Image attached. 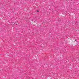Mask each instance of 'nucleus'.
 I'll use <instances>...</instances> for the list:
<instances>
[{"mask_svg": "<svg viewBox=\"0 0 79 79\" xmlns=\"http://www.w3.org/2000/svg\"><path fill=\"white\" fill-rule=\"evenodd\" d=\"M59 21L60 22V20H59Z\"/></svg>", "mask_w": 79, "mask_h": 79, "instance_id": "nucleus-2", "label": "nucleus"}, {"mask_svg": "<svg viewBox=\"0 0 79 79\" xmlns=\"http://www.w3.org/2000/svg\"><path fill=\"white\" fill-rule=\"evenodd\" d=\"M39 10H37V12H39Z\"/></svg>", "mask_w": 79, "mask_h": 79, "instance_id": "nucleus-1", "label": "nucleus"}]
</instances>
